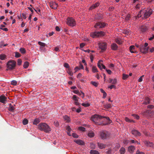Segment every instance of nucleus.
Masks as SVG:
<instances>
[{
  "label": "nucleus",
  "mask_w": 154,
  "mask_h": 154,
  "mask_svg": "<svg viewBox=\"0 0 154 154\" xmlns=\"http://www.w3.org/2000/svg\"><path fill=\"white\" fill-rule=\"evenodd\" d=\"M91 120L96 125H98L102 124L106 125L111 123L112 122L109 117L102 116L97 114L93 115L91 118Z\"/></svg>",
  "instance_id": "nucleus-1"
},
{
  "label": "nucleus",
  "mask_w": 154,
  "mask_h": 154,
  "mask_svg": "<svg viewBox=\"0 0 154 154\" xmlns=\"http://www.w3.org/2000/svg\"><path fill=\"white\" fill-rule=\"evenodd\" d=\"M38 128L41 131H43L46 133H49L51 131V128L46 123H41L38 125Z\"/></svg>",
  "instance_id": "nucleus-2"
},
{
  "label": "nucleus",
  "mask_w": 154,
  "mask_h": 154,
  "mask_svg": "<svg viewBox=\"0 0 154 154\" xmlns=\"http://www.w3.org/2000/svg\"><path fill=\"white\" fill-rule=\"evenodd\" d=\"M16 62L14 60H9L7 63L6 66L8 69L7 70H11L14 69L16 65Z\"/></svg>",
  "instance_id": "nucleus-3"
},
{
  "label": "nucleus",
  "mask_w": 154,
  "mask_h": 154,
  "mask_svg": "<svg viewBox=\"0 0 154 154\" xmlns=\"http://www.w3.org/2000/svg\"><path fill=\"white\" fill-rule=\"evenodd\" d=\"M104 32L102 31L95 32L91 33L90 35L93 38H97V37L104 36Z\"/></svg>",
  "instance_id": "nucleus-4"
},
{
  "label": "nucleus",
  "mask_w": 154,
  "mask_h": 154,
  "mask_svg": "<svg viewBox=\"0 0 154 154\" xmlns=\"http://www.w3.org/2000/svg\"><path fill=\"white\" fill-rule=\"evenodd\" d=\"M100 137L103 139H106L109 136V133L106 131H102L100 132Z\"/></svg>",
  "instance_id": "nucleus-5"
},
{
  "label": "nucleus",
  "mask_w": 154,
  "mask_h": 154,
  "mask_svg": "<svg viewBox=\"0 0 154 154\" xmlns=\"http://www.w3.org/2000/svg\"><path fill=\"white\" fill-rule=\"evenodd\" d=\"M67 23L69 26H73L76 24L75 20L72 17L68 18L67 19Z\"/></svg>",
  "instance_id": "nucleus-6"
},
{
  "label": "nucleus",
  "mask_w": 154,
  "mask_h": 154,
  "mask_svg": "<svg viewBox=\"0 0 154 154\" xmlns=\"http://www.w3.org/2000/svg\"><path fill=\"white\" fill-rule=\"evenodd\" d=\"M108 25L107 23L104 22H98L96 23L94 26L96 28H103Z\"/></svg>",
  "instance_id": "nucleus-7"
},
{
  "label": "nucleus",
  "mask_w": 154,
  "mask_h": 154,
  "mask_svg": "<svg viewBox=\"0 0 154 154\" xmlns=\"http://www.w3.org/2000/svg\"><path fill=\"white\" fill-rule=\"evenodd\" d=\"M152 11L151 9H147L145 10L144 14V17L146 18L148 17L152 14Z\"/></svg>",
  "instance_id": "nucleus-8"
},
{
  "label": "nucleus",
  "mask_w": 154,
  "mask_h": 154,
  "mask_svg": "<svg viewBox=\"0 0 154 154\" xmlns=\"http://www.w3.org/2000/svg\"><path fill=\"white\" fill-rule=\"evenodd\" d=\"M140 51L142 53L145 54L148 51V48L145 47L144 46H140Z\"/></svg>",
  "instance_id": "nucleus-9"
},
{
  "label": "nucleus",
  "mask_w": 154,
  "mask_h": 154,
  "mask_svg": "<svg viewBox=\"0 0 154 154\" xmlns=\"http://www.w3.org/2000/svg\"><path fill=\"white\" fill-rule=\"evenodd\" d=\"M99 48L102 51H104L106 48V44L105 43H101L99 44Z\"/></svg>",
  "instance_id": "nucleus-10"
},
{
  "label": "nucleus",
  "mask_w": 154,
  "mask_h": 154,
  "mask_svg": "<svg viewBox=\"0 0 154 154\" xmlns=\"http://www.w3.org/2000/svg\"><path fill=\"white\" fill-rule=\"evenodd\" d=\"M103 61L102 60H100L97 63V66L98 67L101 69H105L106 68L105 66L103 64L101 63L103 62Z\"/></svg>",
  "instance_id": "nucleus-11"
},
{
  "label": "nucleus",
  "mask_w": 154,
  "mask_h": 154,
  "mask_svg": "<svg viewBox=\"0 0 154 154\" xmlns=\"http://www.w3.org/2000/svg\"><path fill=\"white\" fill-rule=\"evenodd\" d=\"M38 44L40 46L39 48L40 50L44 51L45 49L44 47L46 46V45L45 43L40 41L38 42Z\"/></svg>",
  "instance_id": "nucleus-12"
},
{
  "label": "nucleus",
  "mask_w": 154,
  "mask_h": 154,
  "mask_svg": "<svg viewBox=\"0 0 154 154\" xmlns=\"http://www.w3.org/2000/svg\"><path fill=\"white\" fill-rule=\"evenodd\" d=\"M50 7L52 9H56L58 6V5L55 2L51 1L50 2Z\"/></svg>",
  "instance_id": "nucleus-13"
},
{
  "label": "nucleus",
  "mask_w": 154,
  "mask_h": 154,
  "mask_svg": "<svg viewBox=\"0 0 154 154\" xmlns=\"http://www.w3.org/2000/svg\"><path fill=\"white\" fill-rule=\"evenodd\" d=\"M131 133L132 134L136 136H140L141 135L140 133L138 131L135 130H132L131 131Z\"/></svg>",
  "instance_id": "nucleus-14"
},
{
  "label": "nucleus",
  "mask_w": 154,
  "mask_h": 154,
  "mask_svg": "<svg viewBox=\"0 0 154 154\" xmlns=\"http://www.w3.org/2000/svg\"><path fill=\"white\" fill-rule=\"evenodd\" d=\"M145 145L147 147H153V144L152 142L147 141H145L144 142Z\"/></svg>",
  "instance_id": "nucleus-15"
},
{
  "label": "nucleus",
  "mask_w": 154,
  "mask_h": 154,
  "mask_svg": "<svg viewBox=\"0 0 154 154\" xmlns=\"http://www.w3.org/2000/svg\"><path fill=\"white\" fill-rule=\"evenodd\" d=\"M74 141L77 144L80 145H84L85 144V142L81 140H75Z\"/></svg>",
  "instance_id": "nucleus-16"
},
{
  "label": "nucleus",
  "mask_w": 154,
  "mask_h": 154,
  "mask_svg": "<svg viewBox=\"0 0 154 154\" xmlns=\"http://www.w3.org/2000/svg\"><path fill=\"white\" fill-rule=\"evenodd\" d=\"M135 149V147L133 146H129L128 147V151L129 152L131 153H133Z\"/></svg>",
  "instance_id": "nucleus-17"
},
{
  "label": "nucleus",
  "mask_w": 154,
  "mask_h": 154,
  "mask_svg": "<svg viewBox=\"0 0 154 154\" xmlns=\"http://www.w3.org/2000/svg\"><path fill=\"white\" fill-rule=\"evenodd\" d=\"M99 5L100 3L98 2H97L95 4L92 5L89 8V10L93 9L98 6Z\"/></svg>",
  "instance_id": "nucleus-18"
},
{
  "label": "nucleus",
  "mask_w": 154,
  "mask_h": 154,
  "mask_svg": "<svg viewBox=\"0 0 154 154\" xmlns=\"http://www.w3.org/2000/svg\"><path fill=\"white\" fill-rule=\"evenodd\" d=\"M7 98L4 96H1L0 97V102L3 103H5Z\"/></svg>",
  "instance_id": "nucleus-19"
},
{
  "label": "nucleus",
  "mask_w": 154,
  "mask_h": 154,
  "mask_svg": "<svg viewBox=\"0 0 154 154\" xmlns=\"http://www.w3.org/2000/svg\"><path fill=\"white\" fill-rule=\"evenodd\" d=\"M129 50L131 53H134L136 52L135 47L134 45H131L129 47Z\"/></svg>",
  "instance_id": "nucleus-20"
},
{
  "label": "nucleus",
  "mask_w": 154,
  "mask_h": 154,
  "mask_svg": "<svg viewBox=\"0 0 154 154\" xmlns=\"http://www.w3.org/2000/svg\"><path fill=\"white\" fill-rule=\"evenodd\" d=\"M150 103V100L149 98L148 97H146L145 99V100L143 103V104L145 105H147Z\"/></svg>",
  "instance_id": "nucleus-21"
},
{
  "label": "nucleus",
  "mask_w": 154,
  "mask_h": 154,
  "mask_svg": "<svg viewBox=\"0 0 154 154\" xmlns=\"http://www.w3.org/2000/svg\"><path fill=\"white\" fill-rule=\"evenodd\" d=\"M147 29V27L145 26H142L140 28V30L142 32H145Z\"/></svg>",
  "instance_id": "nucleus-22"
},
{
  "label": "nucleus",
  "mask_w": 154,
  "mask_h": 154,
  "mask_svg": "<svg viewBox=\"0 0 154 154\" xmlns=\"http://www.w3.org/2000/svg\"><path fill=\"white\" fill-rule=\"evenodd\" d=\"M98 146L100 149H103L106 147V145L101 143H98Z\"/></svg>",
  "instance_id": "nucleus-23"
},
{
  "label": "nucleus",
  "mask_w": 154,
  "mask_h": 154,
  "mask_svg": "<svg viewBox=\"0 0 154 154\" xmlns=\"http://www.w3.org/2000/svg\"><path fill=\"white\" fill-rule=\"evenodd\" d=\"M111 49L112 50H116L118 48V46L115 43H113L111 45Z\"/></svg>",
  "instance_id": "nucleus-24"
},
{
  "label": "nucleus",
  "mask_w": 154,
  "mask_h": 154,
  "mask_svg": "<svg viewBox=\"0 0 154 154\" xmlns=\"http://www.w3.org/2000/svg\"><path fill=\"white\" fill-rule=\"evenodd\" d=\"M64 120L66 121V122H69L70 121V118L67 115H65L63 117Z\"/></svg>",
  "instance_id": "nucleus-25"
},
{
  "label": "nucleus",
  "mask_w": 154,
  "mask_h": 154,
  "mask_svg": "<svg viewBox=\"0 0 154 154\" xmlns=\"http://www.w3.org/2000/svg\"><path fill=\"white\" fill-rule=\"evenodd\" d=\"M15 109V108L10 103L9 104V107L8 108V110L10 111L13 112L14 111Z\"/></svg>",
  "instance_id": "nucleus-26"
},
{
  "label": "nucleus",
  "mask_w": 154,
  "mask_h": 154,
  "mask_svg": "<svg viewBox=\"0 0 154 154\" xmlns=\"http://www.w3.org/2000/svg\"><path fill=\"white\" fill-rule=\"evenodd\" d=\"M150 112V111L149 110H146L144 111L142 114L143 115L146 116H149V113Z\"/></svg>",
  "instance_id": "nucleus-27"
},
{
  "label": "nucleus",
  "mask_w": 154,
  "mask_h": 154,
  "mask_svg": "<svg viewBox=\"0 0 154 154\" xmlns=\"http://www.w3.org/2000/svg\"><path fill=\"white\" fill-rule=\"evenodd\" d=\"M90 154H99V152L95 150H91L90 152Z\"/></svg>",
  "instance_id": "nucleus-28"
},
{
  "label": "nucleus",
  "mask_w": 154,
  "mask_h": 154,
  "mask_svg": "<svg viewBox=\"0 0 154 154\" xmlns=\"http://www.w3.org/2000/svg\"><path fill=\"white\" fill-rule=\"evenodd\" d=\"M67 73L70 76H72L73 75V73L71 68H70L68 69L67 70Z\"/></svg>",
  "instance_id": "nucleus-29"
},
{
  "label": "nucleus",
  "mask_w": 154,
  "mask_h": 154,
  "mask_svg": "<svg viewBox=\"0 0 154 154\" xmlns=\"http://www.w3.org/2000/svg\"><path fill=\"white\" fill-rule=\"evenodd\" d=\"M88 135L90 137H94V133L92 131H90L88 133Z\"/></svg>",
  "instance_id": "nucleus-30"
},
{
  "label": "nucleus",
  "mask_w": 154,
  "mask_h": 154,
  "mask_svg": "<svg viewBox=\"0 0 154 154\" xmlns=\"http://www.w3.org/2000/svg\"><path fill=\"white\" fill-rule=\"evenodd\" d=\"M119 151L120 154H124L125 152V149L123 147L121 148Z\"/></svg>",
  "instance_id": "nucleus-31"
},
{
  "label": "nucleus",
  "mask_w": 154,
  "mask_h": 154,
  "mask_svg": "<svg viewBox=\"0 0 154 154\" xmlns=\"http://www.w3.org/2000/svg\"><path fill=\"white\" fill-rule=\"evenodd\" d=\"M40 122L39 120L38 119H35L34 120L33 124L34 125H37Z\"/></svg>",
  "instance_id": "nucleus-32"
},
{
  "label": "nucleus",
  "mask_w": 154,
  "mask_h": 154,
  "mask_svg": "<svg viewBox=\"0 0 154 154\" xmlns=\"http://www.w3.org/2000/svg\"><path fill=\"white\" fill-rule=\"evenodd\" d=\"M29 66V63L27 61L25 62L23 64V67L26 69Z\"/></svg>",
  "instance_id": "nucleus-33"
},
{
  "label": "nucleus",
  "mask_w": 154,
  "mask_h": 154,
  "mask_svg": "<svg viewBox=\"0 0 154 154\" xmlns=\"http://www.w3.org/2000/svg\"><path fill=\"white\" fill-rule=\"evenodd\" d=\"M141 11H140L137 15V16H136L134 17V19L135 20H137V19L138 18H140V17H141Z\"/></svg>",
  "instance_id": "nucleus-34"
},
{
  "label": "nucleus",
  "mask_w": 154,
  "mask_h": 154,
  "mask_svg": "<svg viewBox=\"0 0 154 154\" xmlns=\"http://www.w3.org/2000/svg\"><path fill=\"white\" fill-rule=\"evenodd\" d=\"M20 52L22 54H24L26 52V50L24 48H21L20 49Z\"/></svg>",
  "instance_id": "nucleus-35"
},
{
  "label": "nucleus",
  "mask_w": 154,
  "mask_h": 154,
  "mask_svg": "<svg viewBox=\"0 0 154 154\" xmlns=\"http://www.w3.org/2000/svg\"><path fill=\"white\" fill-rule=\"evenodd\" d=\"M125 120L126 122H134V120H132L130 119L129 118H128L127 117H125Z\"/></svg>",
  "instance_id": "nucleus-36"
},
{
  "label": "nucleus",
  "mask_w": 154,
  "mask_h": 154,
  "mask_svg": "<svg viewBox=\"0 0 154 154\" xmlns=\"http://www.w3.org/2000/svg\"><path fill=\"white\" fill-rule=\"evenodd\" d=\"M92 72L94 73L98 72L97 69L95 66H93L92 67Z\"/></svg>",
  "instance_id": "nucleus-37"
},
{
  "label": "nucleus",
  "mask_w": 154,
  "mask_h": 154,
  "mask_svg": "<svg viewBox=\"0 0 154 154\" xmlns=\"http://www.w3.org/2000/svg\"><path fill=\"white\" fill-rule=\"evenodd\" d=\"M6 57V55L5 54H0V59L1 60H4L5 59Z\"/></svg>",
  "instance_id": "nucleus-38"
},
{
  "label": "nucleus",
  "mask_w": 154,
  "mask_h": 154,
  "mask_svg": "<svg viewBox=\"0 0 154 154\" xmlns=\"http://www.w3.org/2000/svg\"><path fill=\"white\" fill-rule=\"evenodd\" d=\"M129 77V75L126 74H123L122 79L124 80H126Z\"/></svg>",
  "instance_id": "nucleus-39"
},
{
  "label": "nucleus",
  "mask_w": 154,
  "mask_h": 154,
  "mask_svg": "<svg viewBox=\"0 0 154 154\" xmlns=\"http://www.w3.org/2000/svg\"><path fill=\"white\" fill-rule=\"evenodd\" d=\"M116 43L119 45H120L122 44V42L121 40L118 38L116 39Z\"/></svg>",
  "instance_id": "nucleus-40"
},
{
  "label": "nucleus",
  "mask_w": 154,
  "mask_h": 154,
  "mask_svg": "<svg viewBox=\"0 0 154 154\" xmlns=\"http://www.w3.org/2000/svg\"><path fill=\"white\" fill-rule=\"evenodd\" d=\"M131 17L130 15L129 14H128L127 15L125 18V20L126 21H128L129 20Z\"/></svg>",
  "instance_id": "nucleus-41"
},
{
  "label": "nucleus",
  "mask_w": 154,
  "mask_h": 154,
  "mask_svg": "<svg viewBox=\"0 0 154 154\" xmlns=\"http://www.w3.org/2000/svg\"><path fill=\"white\" fill-rule=\"evenodd\" d=\"M28 121L27 119H24L23 121V123L24 125H26L28 123Z\"/></svg>",
  "instance_id": "nucleus-42"
},
{
  "label": "nucleus",
  "mask_w": 154,
  "mask_h": 154,
  "mask_svg": "<svg viewBox=\"0 0 154 154\" xmlns=\"http://www.w3.org/2000/svg\"><path fill=\"white\" fill-rule=\"evenodd\" d=\"M79 97H77L76 95H74L73 96V99L75 101L78 100Z\"/></svg>",
  "instance_id": "nucleus-43"
},
{
  "label": "nucleus",
  "mask_w": 154,
  "mask_h": 154,
  "mask_svg": "<svg viewBox=\"0 0 154 154\" xmlns=\"http://www.w3.org/2000/svg\"><path fill=\"white\" fill-rule=\"evenodd\" d=\"M11 84L13 85H16L17 84V82L15 80H13L11 82Z\"/></svg>",
  "instance_id": "nucleus-44"
},
{
  "label": "nucleus",
  "mask_w": 154,
  "mask_h": 154,
  "mask_svg": "<svg viewBox=\"0 0 154 154\" xmlns=\"http://www.w3.org/2000/svg\"><path fill=\"white\" fill-rule=\"evenodd\" d=\"M15 57L17 58L21 56V54L18 52H15Z\"/></svg>",
  "instance_id": "nucleus-45"
},
{
  "label": "nucleus",
  "mask_w": 154,
  "mask_h": 154,
  "mask_svg": "<svg viewBox=\"0 0 154 154\" xmlns=\"http://www.w3.org/2000/svg\"><path fill=\"white\" fill-rule=\"evenodd\" d=\"M133 116L134 117V118L137 119H139V116L136 114H133L131 115Z\"/></svg>",
  "instance_id": "nucleus-46"
},
{
  "label": "nucleus",
  "mask_w": 154,
  "mask_h": 154,
  "mask_svg": "<svg viewBox=\"0 0 154 154\" xmlns=\"http://www.w3.org/2000/svg\"><path fill=\"white\" fill-rule=\"evenodd\" d=\"M91 84L92 85H93L95 87H97L98 85V84L97 83L95 82H91Z\"/></svg>",
  "instance_id": "nucleus-47"
},
{
  "label": "nucleus",
  "mask_w": 154,
  "mask_h": 154,
  "mask_svg": "<svg viewBox=\"0 0 154 154\" xmlns=\"http://www.w3.org/2000/svg\"><path fill=\"white\" fill-rule=\"evenodd\" d=\"M63 66L66 68L69 69L70 68L69 64L67 63H64Z\"/></svg>",
  "instance_id": "nucleus-48"
},
{
  "label": "nucleus",
  "mask_w": 154,
  "mask_h": 154,
  "mask_svg": "<svg viewBox=\"0 0 154 154\" xmlns=\"http://www.w3.org/2000/svg\"><path fill=\"white\" fill-rule=\"evenodd\" d=\"M90 147L91 149H94L95 148V145L93 143H91L90 144Z\"/></svg>",
  "instance_id": "nucleus-49"
},
{
  "label": "nucleus",
  "mask_w": 154,
  "mask_h": 154,
  "mask_svg": "<svg viewBox=\"0 0 154 154\" xmlns=\"http://www.w3.org/2000/svg\"><path fill=\"white\" fill-rule=\"evenodd\" d=\"M82 106L85 107H88L90 106V104L88 103H82Z\"/></svg>",
  "instance_id": "nucleus-50"
},
{
  "label": "nucleus",
  "mask_w": 154,
  "mask_h": 154,
  "mask_svg": "<svg viewBox=\"0 0 154 154\" xmlns=\"http://www.w3.org/2000/svg\"><path fill=\"white\" fill-rule=\"evenodd\" d=\"M22 63V60L21 59H18L17 60V64L18 65H21Z\"/></svg>",
  "instance_id": "nucleus-51"
},
{
  "label": "nucleus",
  "mask_w": 154,
  "mask_h": 154,
  "mask_svg": "<svg viewBox=\"0 0 154 154\" xmlns=\"http://www.w3.org/2000/svg\"><path fill=\"white\" fill-rule=\"evenodd\" d=\"M79 129L81 131H85V129L84 127L81 126L79 128Z\"/></svg>",
  "instance_id": "nucleus-52"
},
{
  "label": "nucleus",
  "mask_w": 154,
  "mask_h": 154,
  "mask_svg": "<svg viewBox=\"0 0 154 154\" xmlns=\"http://www.w3.org/2000/svg\"><path fill=\"white\" fill-rule=\"evenodd\" d=\"M94 57V56L93 55H92V54L90 55V58L91 59V62H92L93 61Z\"/></svg>",
  "instance_id": "nucleus-53"
},
{
  "label": "nucleus",
  "mask_w": 154,
  "mask_h": 154,
  "mask_svg": "<svg viewBox=\"0 0 154 154\" xmlns=\"http://www.w3.org/2000/svg\"><path fill=\"white\" fill-rule=\"evenodd\" d=\"M136 154H145V153L142 152H140L139 150L137 151Z\"/></svg>",
  "instance_id": "nucleus-54"
},
{
  "label": "nucleus",
  "mask_w": 154,
  "mask_h": 154,
  "mask_svg": "<svg viewBox=\"0 0 154 154\" xmlns=\"http://www.w3.org/2000/svg\"><path fill=\"white\" fill-rule=\"evenodd\" d=\"M111 107V105L110 104H107L105 105V107L107 108H109Z\"/></svg>",
  "instance_id": "nucleus-55"
},
{
  "label": "nucleus",
  "mask_w": 154,
  "mask_h": 154,
  "mask_svg": "<svg viewBox=\"0 0 154 154\" xmlns=\"http://www.w3.org/2000/svg\"><path fill=\"white\" fill-rule=\"evenodd\" d=\"M117 82V81L116 79H114L113 80L112 82H111V83L112 84L115 85L116 83Z\"/></svg>",
  "instance_id": "nucleus-56"
},
{
  "label": "nucleus",
  "mask_w": 154,
  "mask_h": 154,
  "mask_svg": "<svg viewBox=\"0 0 154 154\" xmlns=\"http://www.w3.org/2000/svg\"><path fill=\"white\" fill-rule=\"evenodd\" d=\"M80 69V68L79 66H76L74 69V70H75V72H77Z\"/></svg>",
  "instance_id": "nucleus-57"
},
{
  "label": "nucleus",
  "mask_w": 154,
  "mask_h": 154,
  "mask_svg": "<svg viewBox=\"0 0 154 154\" xmlns=\"http://www.w3.org/2000/svg\"><path fill=\"white\" fill-rule=\"evenodd\" d=\"M73 137L75 138H77L78 137V136L75 133H73L72 134Z\"/></svg>",
  "instance_id": "nucleus-58"
},
{
  "label": "nucleus",
  "mask_w": 154,
  "mask_h": 154,
  "mask_svg": "<svg viewBox=\"0 0 154 154\" xmlns=\"http://www.w3.org/2000/svg\"><path fill=\"white\" fill-rule=\"evenodd\" d=\"M108 88L110 89H112L113 88H116V86L114 85H112L108 87Z\"/></svg>",
  "instance_id": "nucleus-59"
},
{
  "label": "nucleus",
  "mask_w": 154,
  "mask_h": 154,
  "mask_svg": "<svg viewBox=\"0 0 154 154\" xmlns=\"http://www.w3.org/2000/svg\"><path fill=\"white\" fill-rule=\"evenodd\" d=\"M79 95L80 96H81L82 98H83L85 96V94L84 93L81 92L80 93Z\"/></svg>",
  "instance_id": "nucleus-60"
},
{
  "label": "nucleus",
  "mask_w": 154,
  "mask_h": 154,
  "mask_svg": "<svg viewBox=\"0 0 154 154\" xmlns=\"http://www.w3.org/2000/svg\"><path fill=\"white\" fill-rule=\"evenodd\" d=\"M147 107L149 108L152 109L154 108V106L152 105H149L147 106Z\"/></svg>",
  "instance_id": "nucleus-61"
},
{
  "label": "nucleus",
  "mask_w": 154,
  "mask_h": 154,
  "mask_svg": "<svg viewBox=\"0 0 154 154\" xmlns=\"http://www.w3.org/2000/svg\"><path fill=\"white\" fill-rule=\"evenodd\" d=\"M73 92L75 94L79 95L80 94V92H79V91L78 90H74L73 91Z\"/></svg>",
  "instance_id": "nucleus-62"
},
{
  "label": "nucleus",
  "mask_w": 154,
  "mask_h": 154,
  "mask_svg": "<svg viewBox=\"0 0 154 154\" xmlns=\"http://www.w3.org/2000/svg\"><path fill=\"white\" fill-rule=\"evenodd\" d=\"M144 76V75H143L142 76H141L138 79V82H141L142 80V77Z\"/></svg>",
  "instance_id": "nucleus-63"
},
{
  "label": "nucleus",
  "mask_w": 154,
  "mask_h": 154,
  "mask_svg": "<svg viewBox=\"0 0 154 154\" xmlns=\"http://www.w3.org/2000/svg\"><path fill=\"white\" fill-rule=\"evenodd\" d=\"M66 129L68 131L70 132L71 129L69 126H68L66 127Z\"/></svg>",
  "instance_id": "nucleus-64"
}]
</instances>
